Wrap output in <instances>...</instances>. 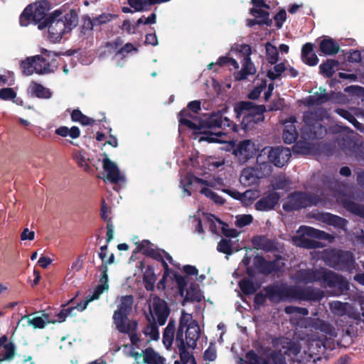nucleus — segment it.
Wrapping results in <instances>:
<instances>
[{
    "mask_svg": "<svg viewBox=\"0 0 364 364\" xmlns=\"http://www.w3.org/2000/svg\"><path fill=\"white\" fill-rule=\"evenodd\" d=\"M318 269H299L291 278L296 283H313L316 282Z\"/></svg>",
    "mask_w": 364,
    "mask_h": 364,
    "instance_id": "nucleus-28",
    "label": "nucleus"
},
{
    "mask_svg": "<svg viewBox=\"0 0 364 364\" xmlns=\"http://www.w3.org/2000/svg\"><path fill=\"white\" fill-rule=\"evenodd\" d=\"M149 311L153 320L160 326L165 324L169 315V309L167 304L159 297H154L151 300Z\"/></svg>",
    "mask_w": 364,
    "mask_h": 364,
    "instance_id": "nucleus-20",
    "label": "nucleus"
},
{
    "mask_svg": "<svg viewBox=\"0 0 364 364\" xmlns=\"http://www.w3.org/2000/svg\"><path fill=\"white\" fill-rule=\"evenodd\" d=\"M272 345L280 352L273 353L267 362L263 361L262 359L257 355L261 364H287L285 358L282 353V350L284 354H287L288 355H296L300 352V348L289 338L282 337L275 338L272 341Z\"/></svg>",
    "mask_w": 364,
    "mask_h": 364,
    "instance_id": "nucleus-9",
    "label": "nucleus"
},
{
    "mask_svg": "<svg viewBox=\"0 0 364 364\" xmlns=\"http://www.w3.org/2000/svg\"><path fill=\"white\" fill-rule=\"evenodd\" d=\"M321 258L326 264L338 269L350 267L354 262V257L350 252L335 249L323 250Z\"/></svg>",
    "mask_w": 364,
    "mask_h": 364,
    "instance_id": "nucleus-13",
    "label": "nucleus"
},
{
    "mask_svg": "<svg viewBox=\"0 0 364 364\" xmlns=\"http://www.w3.org/2000/svg\"><path fill=\"white\" fill-rule=\"evenodd\" d=\"M327 112L323 108L306 112L304 114L305 125L301 130V137L305 140L322 138L326 133V128L320 121L327 117Z\"/></svg>",
    "mask_w": 364,
    "mask_h": 364,
    "instance_id": "nucleus-8",
    "label": "nucleus"
},
{
    "mask_svg": "<svg viewBox=\"0 0 364 364\" xmlns=\"http://www.w3.org/2000/svg\"><path fill=\"white\" fill-rule=\"evenodd\" d=\"M252 242L255 248L262 250L265 252L272 251L277 247L274 240H270L263 235L254 237Z\"/></svg>",
    "mask_w": 364,
    "mask_h": 364,
    "instance_id": "nucleus-31",
    "label": "nucleus"
},
{
    "mask_svg": "<svg viewBox=\"0 0 364 364\" xmlns=\"http://www.w3.org/2000/svg\"><path fill=\"white\" fill-rule=\"evenodd\" d=\"M274 90V83L271 82L268 85L267 87V82L266 80H261L259 83L256 84V87L253 90L250 92L249 94V97L252 100L257 99L261 92L262 91H264V100L267 101L270 97L272 96V92Z\"/></svg>",
    "mask_w": 364,
    "mask_h": 364,
    "instance_id": "nucleus-30",
    "label": "nucleus"
},
{
    "mask_svg": "<svg viewBox=\"0 0 364 364\" xmlns=\"http://www.w3.org/2000/svg\"><path fill=\"white\" fill-rule=\"evenodd\" d=\"M114 15H112L110 13H103L95 18H93L94 20V25H95V27L100 26L101 25L107 23L112 21L114 18Z\"/></svg>",
    "mask_w": 364,
    "mask_h": 364,
    "instance_id": "nucleus-55",
    "label": "nucleus"
},
{
    "mask_svg": "<svg viewBox=\"0 0 364 364\" xmlns=\"http://www.w3.org/2000/svg\"><path fill=\"white\" fill-rule=\"evenodd\" d=\"M230 52L236 53L240 57H243L242 70L234 73V77L236 80H242L248 75H254L256 73V68L250 60V56L252 50L249 45L235 44L231 48Z\"/></svg>",
    "mask_w": 364,
    "mask_h": 364,
    "instance_id": "nucleus-15",
    "label": "nucleus"
},
{
    "mask_svg": "<svg viewBox=\"0 0 364 364\" xmlns=\"http://www.w3.org/2000/svg\"><path fill=\"white\" fill-rule=\"evenodd\" d=\"M267 296L273 301L284 300L319 301L324 294L319 289L311 287L299 290L294 287L272 286L266 289Z\"/></svg>",
    "mask_w": 364,
    "mask_h": 364,
    "instance_id": "nucleus-6",
    "label": "nucleus"
},
{
    "mask_svg": "<svg viewBox=\"0 0 364 364\" xmlns=\"http://www.w3.org/2000/svg\"><path fill=\"white\" fill-rule=\"evenodd\" d=\"M95 25H94V20L88 15H85L82 18V28L84 33L91 31Z\"/></svg>",
    "mask_w": 364,
    "mask_h": 364,
    "instance_id": "nucleus-60",
    "label": "nucleus"
},
{
    "mask_svg": "<svg viewBox=\"0 0 364 364\" xmlns=\"http://www.w3.org/2000/svg\"><path fill=\"white\" fill-rule=\"evenodd\" d=\"M347 304L343 303L339 301H333L329 304L331 311L338 316H343L346 314L347 308Z\"/></svg>",
    "mask_w": 364,
    "mask_h": 364,
    "instance_id": "nucleus-48",
    "label": "nucleus"
},
{
    "mask_svg": "<svg viewBox=\"0 0 364 364\" xmlns=\"http://www.w3.org/2000/svg\"><path fill=\"white\" fill-rule=\"evenodd\" d=\"M203 357L206 360L213 361L217 357L215 347L213 345H210V346L204 352Z\"/></svg>",
    "mask_w": 364,
    "mask_h": 364,
    "instance_id": "nucleus-64",
    "label": "nucleus"
},
{
    "mask_svg": "<svg viewBox=\"0 0 364 364\" xmlns=\"http://www.w3.org/2000/svg\"><path fill=\"white\" fill-rule=\"evenodd\" d=\"M200 335V330L198 322L193 320L192 314L183 310L175 338L180 360H176L174 364H196L190 350L195 349ZM164 358L152 348H147L144 351L141 362L146 364H164Z\"/></svg>",
    "mask_w": 364,
    "mask_h": 364,
    "instance_id": "nucleus-1",
    "label": "nucleus"
},
{
    "mask_svg": "<svg viewBox=\"0 0 364 364\" xmlns=\"http://www.w3.org/2000/svg\"><path fill=\"white\" fill-rule=\"evenodd\" d=\"M202 122L201 129L194 130L196 133L201 134L199 141H206L210 143H226L229 138L227 134L223 132H205V128H225L228 127L230 130H235V124L229 118L223 117L221 112H213L207 114L200 119Z\"/></svg>",
    "mask_w": 364,
    "mask_h": 364,
    "instance_id": "nucleus-5",
    "label": "nucleus"
},
{
    "mask_svg": "<svg viewBox=\"0 0 364 364\" xmlns=\"http://www.w3.org/2000/svg\"><path fill=\"white\" fill-rule=\"evenodd\" d=\"M265 49L268 62L272 65L276 64L279 58V53L276 46L270 43H267L265 46Z\"/></svg>",
    "mask_w": 364,
    "mask_h": 364,
    "instance_id": "nucleus-46",
    "label": "nucleus"
},
{
    "mask_svg": "<svg viewBox=\"0 0 364 364\" xmlns=\"http://www.w3.org/2000/svg\"><path fill=\"white\" fill-rule=\"evenodd\" d=\"M138 26L137 21L136 23H133L129 20H124L122 26V29L128 34H134L136 33Z\"/></svg>",
    "mask_w": 364,
    "mask_h": 364,
    "instance_id": "nucleus-61",
    "label": "nucleus"
},
{
    "mask_svg": "<svg viewBox=\"0 0 364 364\" xmlns=\"http://www.w3.org/2000/svg\"><path fill=\"white\" fill-rule=\"evenodd\" d=\"M259 149V145L255 141L245 139L239 142L234 150V154L241 163H245L248 159L252 158Z\"/></svg>",
    "mask_w": 364,
    "mask_h": 364,
    "instance_id": "nucleus-22",
    "label": "nucleus"
},
{
    "mask_svg": "<svg viewBox=\"0 0 364 364\" xmlns=\"http://www.w3.org/2000/svg\"><path fill=\"white\" fill-rule=\"evenodd\" d=\"M136 245L138 252L162 262V265L164 269V279H166L169 274V268L168 267L167 262L176 267H178L177 264H174L173 258L169 254L164 250L156 249L154 245L149 241L143 240Z\"/></svg>",
    "mask_w": 364,
    "mask_h": 364,
    "instance_id": "nucleus-14",
    "label": "nucleus"
},
{
    "mask_svg": "<svg viewBox=\"0 0 364 364\" xmlns=\"http://www.w3.org/2000/svg\"><path fill=\"white\" fill-rule=\"evenodd\" d=\"M137 326L138 323L136 321L127 322L125 325L121 326L122 328H117V329L120 333L128 334L132 344L137 346L138 342L139 341L138 334L136 333Z\"/></svg>",
    "mask_w": 364,
    "mask_h": 364,
    "instance_id": "nucleus-33",
    "label": "nucleus"
},
{
    "mask_svg": "<svg viewBox=\"0 0 364 364\" xmlns=\"http://www.w3.org/2000/svg\"><path fill=\"white\" fill-rule=\"evenodd\" d=\"M143 333L149 341H157L159 338V331L157 326L154 323L150 322L148 323L144 327Z\"/></svg>",
    "mask_w": 364,
    "mask_h": 364,
    "instance_id": "nucleus-43",
    "label": "nucleus"
},
{
    "mask_svg": "<svg viewBox=\"0 0 364 364\" xmlns=\"http://www.w3.org/2000/svg\"><path fill=\"white\" fill-rule=\"evenodd\" d=\"M124 352L127 356L134 358L137 364H141L144 355L137 351L134 347L125 346Z\"/></svg>",
    "mask_w": 364,
    "mask_h": 364,
    "instance_id": "nucleus-56",
    "label": "nucleus"
},
{
    "mask_svg": "<svg viewBox=\"0 0 364 364\" xmlns=\"http://www.w3.org/2000/svg\"><path fill=\"white\" fill-rule=\"evenodd\" d=\"M102 167L107 174V179L109 181L113 183H119L125 181L124 176L119 171L117 165L107 156L102 160Z\"/></svg>",
    "mask_w": 364,
    "mask_h": 364,
    "instance_id": "nucleus-24",
    "label": "nucleus"
},
{
    "mask_svg": "<svg viewBox=\"0 0 364 364\" xmlns=\"http://www.w3.org/2000/svg\"><path fill=\"white\" fill-rule=\"evenodd\" d=\"M217 250L228 255H232L234 252L232 241L228 239H222L218 244Z\"/></svg>",
    "mask_w": 364,
    "mask_h": 364,
    "instance_id": "nucleus-49",
    "label": "nucleus"
},
{
    "mask_svg": "<svg viewBox=\"0 0 364 364\" xmlns=\"http://www.w3.org/2000/svg\"><path fill=\"white\" fill-rule=\"evenodd\" d=\"M316 282H319L322 287H341L343 279L338 274L324 268L318 269L317 273Z\"/></svg>",
    "mask_w": 364,
    "mask_h": 364,
    "instance_id": "nucleus-23",
    "label": "nucleus"
},
{
    "mask_svg": "<svg viewBox=\"0 0 364 364\" xmlns=\"http://www.w3.org/2000/svg\"><path fill=\"white\" fill-rule=\"evenodd\" d=\"M253 220V218L250 214L238 215L235 218V224L237 228H243L250 225Z\"/></svg>",
    "mask_w": 364,
    "mask_h": 364,
    "instance_id": "nucleus-54",
    "label": "nucleus"
},
{
    "mask_svg": "<svg viewBox=\"0 0 364 364\" xmlns=\"http://www.w3.org/2000/svg\"><path fill=\"white\" fill-rule=\"evenodd\" d=\"M255 170L260 179L269 176L272 172V164L265 157H263L262 160L259 161V154L257 157V166H255Z\"/></svg>",
    "mask_w": 364,
    "mask_h": 364,
    "instance_id": "nucleus-35",
    "label": "nucleus"
},
{
    "mask_svg": "<svg viewBox=\"0 0 364 364\" xmlns=\"http://www.w3.org/2000/svg\"><path fill=\"white\" fill-rule=\"evenodd\" d=\"M313 48V44L307 43L303 46L301 49V58L303 62L311 66L316 65L318 62V59L314 53Z\"/></svg>",
    "mask_w": 364,
    "mask_h": 364,
    "instance_id": "nucleus-32",
    "label": "nucleus"
},
{
    "mask_svg": "<svg viewBox=\"0 0 364 364\" xmlns=\"http://www.w3.org/2000/svg\"><path fill=\"white\" fill-rule=\"evenodd\" d=\"M41 53L42 55L28 57L21 61V68L24 75H48L54 73L57 69L56 54L45 48H42Z\"/></svg>",
    "mask_w": 364,
    "mask_h": 364,
    "instance_id": "nucleus-7",
    "label": "nucleus"
},
{
    "mask_svg": "<svg viewBox=\"0 0 364 364\" xmlns=\"http://www.w3.org/2000/svg\"><path fill=\"white\" fill-rule=\"evenodd\" d=\"M183 270L186 275H181L176 271L169 269V274L167 278L164 279L163 277L160 282L167 283L171 280L175 281L180 295L183 298V305L188 301H200L204 296L198 287L191 282V276H197L198 269L195 266L184 265Z\"/></svg>",
    "mask_w": 364,
    "mask_h": 364,
    "instance_id": "nucleus-3",
    "label": "nucleus"
},
{
    "mask_svg": "<svg viewBox=\"0 0 364 364\" xmlns=\"http://www.w3.org/2000/svg\"><path fill=\"white\" fill-rule=\"evenodd\" d=\"M108 276L105 269L103 271L102 276L100 279V284L94 289L92 294L89 295L83 302L78 304L76 306L63 309L56 314L55 318H53L49 314L42 312L41 315H38V313H36L23 316L21 318V320H26L27 325L31 326L34 328H44L48 323L63 322L68 316L73 315V311L77 310L79 311H82L85 310L90 302L97 299L105 290L108 289Z\"/></svg>",
    "mask_w": 364,
    "mask_h": 364,
    "instance_id": "nucleus-2",
    "label": "nucleus"
},
{
    "mask_svg": "<svg viewBox=\"0 0 364 364\" xmlns=\"http://www.w3.org/2000/svg\"><path fill=\"white\" fill-rule=\"evenodd\" d=\"M202 163V167L204 169V174H208V171H213L223 166L225 160L220 157L208 156V157H199L197 161L191 159V164L193 167H196V164ZM196 171V168H194Z\"/></svg>",
    "mask_w": 364,
    "mask_h": 364,
    "instance_id": "nucleus-25",
    "label": "nucleus"
},
{
    "mask_svg": "<svg viewBox=\"0 0 364 364\" xmlns=\"http://www.w3.org/2000/svg\"><path fill=\"white\" fill-rule=\"evenodd\" d=\"M175 328V322L170 320L163 333V343L166 348L171 347L173 343L174 340Z\"/></svg>",
    "mask_w": 364,
    "mask_h": 364,
    "instance_id": "nucleus-38",
    "label": "nucleus"
},
{
    "mask_svg": "<svg viewBox=\"0 0 364 364\" xmlns=\"http://www.w3.org/2000/svg\"><path fill=\"white\" fill-rule=\"evenodd\" d=\"M291 156L289 148L284 146H267L262 149L259 153V161L265 157L271 164L277 167L284 166Z\"/></svg>",
    "mask_w": 364,
    "mask_h": 364,
    "instance_id": "nucleus-18",
    "label": "nucleus"
},
{
    "mask_svg": "<svg viewBox=\"0 0 364 364\" xmlns=\"http://www.w3.org/2000/svg\"><path fill=\"white\" fill-rule=\"evenodd\" d=\"M320 50L326 55H333L338 52L339 46L332 39H323L320 43Z\"/></svg>",
    "mask_w": 364,
    "mask_h": 364,
    "instance_id": "nucleus-37",
    "label": "nucleus"
},
{
    "mask_svg": "<svg viewBox=\"0 0 364 364\" xmlns=\"http://www.w3.org/2000/svg\"><path fill=\"white\" fill-rule=\"evenodd\" d=\"M27 8H31V15L33 24H40L43 23L47 18L46 13L48 11L47 4L46 2L36 3L34 5H30Z\"/></svg>",
    "mask_w": 364,
    "mask_h": 364,
    "instance_id": "nucleus-29",
    "label": "nucleus"
},
{
    "mask_svg": "<svg viewBox=\"0 0 364 364\" xmlns=\"http://www.w3.org/2000/svg\"><path fill=\"white\" fill-rule=\"evenodd\" d=\"M239 364H261L257 354L250 350L246 353L245 359L240 358Z\"/></svg>",
    "mask_w": 364,
    "mask_h": 364,
    "instance_id": "nucleus-57",
    "label": "nucleus"
},
{
    "mask_svg": "<svg viewBox=\"0 0 364 364\" xmlns=\"http://www.w3.org/2000/svg\"><path fill=\"white\" fill-rule=\"evenodd\" d=\"M328 99V97L326 94H314L311 95L306 100V104L309 106L313 105H318L325 102H326Z\"/></svg>",
    "mask_w": 364,
    "mask_h": 364,
    "instance_id": "nucleus-53",
    "label": "nucleus"
},
{
    "mask_svg": "<svg viewBox=\"0 0 364 364\" xmlns=\"http://www.w3.org/2000/svg\"><path fill=\"white\" fill-rule=\"evenodd\" d=\"M28 90L33 95L39 98L49 99L52 96V92L48 88L36 82H32Z\"/></svg>",
    "mask_w": 364,
    "mask_h": 364,
    "instance_id": "nucleus-36",
    "label": "nucleus"
},
{
    "mask_svg": "<svg viewBox=\"0 0 364 364\" xmlns=\"http://www.w3.org/2000/svg\"><path fill=\"white\" fill-rule=\"evenodd\" d=\"M63 23L66 24V29L70 31L76 26L77 23V15L74 10H71L65 15L63 14Z\"/></svg>",
    "mask_w": 364,
    "mask_h": 364,
    "instance_id": "nucleus-45",
    "label": "nucleus"
},
{
    "mask_svg": "<svg viewBox=\"0 0 364 364\" xmlns=\"http://www.w3.org/2000/svg\"><path fill=\"white\" fill-rule=\"evenodd\" d=\"M254 8L251 9V14L257 18V20H249L248 26H252L257 24L270 25L272 21L269 18V12L267 10L269 6L264 3L263 0H252Z\"/></svg>",
    "mask_w": 364,
    "mask_h": 364,
    "instance_id": "nucleus-21",
    "label": "nucleus"
},
{
    "mask_svg": "<svg viewBox=\"0 0 364 364\" xmlns=\"http://www.w3.org/2000/svg\"><path fill=\"white\" fill-rule=\"evenodd\" d=\"M259 196V193L257 190H247L242 193L241 202L245 205H250L256 198Z\"/></svg>",
    "mask_w": 364,
    "mask_h": 364,
    "instance_id": "nucleus-47",
    "label": "nucleus"
},
{
    "mask_svg": "<svg viewBox=\"0 0 364 364\" xmlns=\"http://www.w3.org/2000/svg\"><path fill=\"white\" fill-rule=\"evenodd\" d=\"M200 110V102L194 100L188 104L187 109L181 110L179 113V128L181 132L182 126H186L193 130L201 129L202 122L196 114Z\"/></svg>",
    "mask_w": 364,
    "mask_h": 364,
    "instance_id": "nucleus-16",
    "label": "nucleus"
},
{
    "mask_svg": "<svg viewBox=\"0 0 364 364\" xmlns=\"http://www.w3.org/2000/svg\"><path fill=\"white\" fill-rule=\"evenodd\" d=\"M324 220L327 221L329 224L335 225V226H344L346 224L345 220L343 218L333 215L330 213H327L323 217Z\"/></svg>",
    "mask_w": 364,
    "mask_h": 364,
    "instance_id": "nucleus-58",
    "label": "nucleus"
},
{
    "mask_svg": "<svg viewBox=\"0 0 364 364\" xmlns=\"http://www.w3.org/2000/svg\"><path fill=\"white\" fill-rule=\"evenodd\" d=\"M279 198L278 193L270 191L255 204V208L259 211H269L274 208Z\"/></svg>",
    "mask_w": 364,
    "mask_h": 364,
    "instance_id": "nucleus-26",
    "label": "nucleus"
},
{
    "mask_svg": "<svg viewBox=\"0 0 364 364\" xmlns=\"http://www.w3.org/2000/svg\"><path fill=\"white\" fill-rule=\"evenodd\" d=\"M48 28V38L53 43L59 42L63 34L68 32L66 24L63 23V13L56 10L50 16L41 23L38 28L40 30Z\"/></svg>",
    "mask_w": 364,
    "mask_h": 364,
    "instance_id": "nucleus-11",
    "label": "nucleus"
},
{
    "mask_svg": "<svg viewBox=\"0 0 364 364\" xmlns=\"http://www.w3.org/2000/svg\"><path fill=\"white\" fill-rule=\"evenodd\" d=\"M330 199H321L314 196L304 193L295 192L291 194L283 204V208L287 211L297 210L311 205H326Z\"/></svg>",
    "mask_w": 364,
    "mask_h": 364,
    "instance_id": "nucleus-12",
    "label": "nucleus"
},
{
    "mask_svg": "<svg viewBox=\"0 0 364 364\" xmlns=\"http://www.w3.org/2000/svg\"><path fill=\"white\" fill-rule=\"evenodd\" d=\"M132 304L133 298L132 296H124L120 298L117 309L113 315V320L116 328H122L121 326L125 325L127 322L134 321L129 320L127 317L132 310Z\"/></svg>",
    "mask_w": 364,
    "mask_h": 364,
    "instance_id": "nucleus-19",
    "label": "nucleus"
},
{
    "mask_svg": "<svg viewBox=\"0 0 364 364\" xmlns=\"http://www.w3.org/2000/svg\"><path fill=\"white\" fill-rule=\"evenodd\" d=\"M55 134L62 136H70L72 139H77L80 135V130L77 127L73 126L70 129L65 126H61L55 129Z\"/></svg>",
    "mask_w": 364,
    "mask_h": 364,
    "instance_id": "nucleus-39",
    "label": "nucleus"
},
{
    "mask_svg": "<svg viewBox=\"0 0 364 364\" xmlns=\"http://www.w3.org/2000/svg\"><path fill=\"white\" fill-rule=\"evenodd\" d=\"M340 116H341L342 117L346 119L347 120H348L350 122H351L352 124H353L355 125V127H356L357 128H358L359 125H360V123L358 122L355 119V118L354 117V116L353 114H351L347 110H345V109H337L336 111Z\"/></svg>",
    "mask_w": 364,
    "mask_h": 364,
    "instance_id": "nucleus-62",
    "label": "nucleus"
},
{
    "mask_svg": "<svg viewBox=\"0 0 364 364\" xmlns=\"http://www.w3.org/2000/svg\"><path fill=\"white\" fill-rule=\"evenodd\" d=\"M127 3L135 11H148L154 5L152 0H127Z\"/></svg>",
    "mask_w": 364,
    "mask_h": 364,
    "instance_id": "nucleus-41",
    "label": "nucleus"
},
{
    "mask_svg": "<svg viewBox=\"0 0 364 364\" xmlns=\"http://www.w3.org/2000/svg\"><path fill=\"white\" fill-rule=\"evenodd\" d=\"M338 65L335 60H328L326 63L320 65L319 68L321 73L326 76L330 77L335 73V68Z\"/></svg>",
    "mask_w": 364,
    "mask_h": 364,
    "instance_id": "nucleus-44",
    "label": "nucleus"
},
{
    "mask_svg": "<svg viewBox=\"0 0 364 364\" xmlns=\"http://www.w3.org/2000/svg\"><path fill=\"white\" fill-rule=\"evenodd\" d=\"M73 159L77 165L85 171H89L90 169L89 159L85 152L82 151H75L73 153Z\"/></svg>",
    "mask_w": 364,
    "mask_h": 364,
    "instance_id": "nucleus-42",
    "label": "nucleus"
},
{
    "mask_svg": "<svg viewBox=\"0 0 364 364\" xmlns=\"http://www.w3.org/2000/svg\"><path fill=\"white\" fill-rule=\"evenodd\" d=\"M323 232L309 226H301L292 240L295 245L307 249L319 247V242L311 237H321Z\"/></svg>",
    "mask_w": 364,
    "mask_h": 364,
    "instance_id": "nucleus-17",
    "label": "nucleus"
},
{
    "mask_svg": "<svg viewBox=\"0 0 364 364\" xmlns=\"http://www.w3.org/2000/svg\"><path fill=\"white\" fill-rule=\"evenodd\" d=\"M259 179L257 173L253 167L244 168L240 177V183L247 186L256 184Z\"/></svg>",
    "mask_w": 364,
    "mask_h": 364,
    "instance_id": "nucleus-34",
    "label": "nucleus"
},
{
    "mask_svg": "<svg viewBox=\"0 0 364 364\" xmlns=\"http://www.w3.org/2000/svg\"><path fill=\"white\" fill-rule=\"evenodd\" d=\"M296 123L297 121L294 117H290L284 122L282 137L286 144H291L296 141L298 137V132L296 126Z\"/></svg>",
    "mask_w": 364,
    "mask_h": 364,
    "instance_id": "nucleus-27",
    "label": "nucleus"
},
{
    "mask_svg": "<svg viewBox=\"0 0 364 364\" xmlns=\"http://www.w3.org/2000/svg\"><path fill=\"white\" fill-rule=\"evenodd\" d=\"M223 185V180L220 178L210 179L199 178L191 173L185 175L181 173L180 187L184 196H190L195 190L200 188V192L215 203L223 204L224 200L222 197L213 192L210 188H218Z\"/></svg>",
    "mask_w": 364,
    "mask_h": 364,
    "instance_id": "nucleus-4",
    "label": "nucleus"
},
{
    "mask_svg": "<svg viewBox=\"0 0 364 364\" xmlns=\"http://www.w3.org/2000/svg\"><path fill=\"white\" fill-rule=\"evenodd\" d=\"M237 118H242V124L245 127H251L253 124L263 121L264 107L256 106L252 102H241L237 104L234 108Z\"/></svg>",
    "mask_w": 364,
    "mask_h": 364,
    "instance_id": "nucleus-10",
    "label": "nucleus"
},
{
    "mask_svg": "<svg viewBox=\"0 0 364 364\" xmlns=\"http://www.w3.org/2000/svg\"><path fill=\"white\" fill-rule=\"evenodd\" d=\"M31 9L26 8L21 14L19 22L21 26H27L31 23H33L31 14Z\"/></svg>",
    "mask_w": 364,
    "mask_h": 364,
    "instance_id": "nucleus-59",
    "label": "nucleus"
},
{
    "mask_svg": "<svg viewBox=\"0 0 364 364\" xmlns=\"http://www.w3.org/2000/svg\"><path fill=\"white\" fill-rule=\"evenodd\" d=\"M285 70L286 67L284 63L276 64L268 70L267 77L272 80H275L280 77Z\"/></svg>",
    "mask_w": 364,
    "mask_h": 364,
    "instance_id": "nucleus-50",
    "label": "nucleus"
},
{
    "mask_svg": "<svg viewBox=\"0 0 364 364\" xmlns=\"http://www.w3.org/2000/svg\"><path fill=\"white\" fill-rule=\"evenodd\" d=\"M83 257L78 256L71 264L70 267L68 268L67 275L73 277L76 272L81 270L83 266Z\"/></svg>",
    "mask_w": 364,
    "mask_h": 364,
    "instance_id": "nucleus-52",
    "label": "nucleus"
},
{
    "mask_svg": "<svg viewBox=\"0 0 364 364\" xmlns=\"http://www.w3.org/2000/svg\"><path fill=\"white\" fill-rule=\"evenodd\" d=\"M16 92L10 87L2 88L0 90V98L3 100H10L16 97Z\"/></svg>",
    "mask_w": 364,
    "mask_h": 364,
    "instance_id": "nucleus-63",
    "label": "nucleus"
},
{
    "mask_svg": "<svg viewBox=\"0 0 364 364\" xmlns=\"http://www.w3.org/2000/svg\"><path fill=\"white\" fill-rule=\"evenodd\" d=\"M239 286L242 292L245 294H252L257 289L256 285L252 281L247 279L241 280L239 283Z\"/></svg>",
    "mask_w": 364,
    "mask_h": 364,
    "instance_id": "nucleus-51",
    "label": "nucleus"
},
{
    "mask_svg": "<svg viewBox=\"0 0 364 364\" xmlns=\"http://www.w3.org/2000/svg\"><path fill=\"white\" fill-rule=\"evenodd\" d=\"M308 353L309 356L319 353L323 349V344L321 340L312 337L308 339Z\"/></svg>",
    "mask_w": 364,
    "mask_h": 364,
    "instance_id": "nucleus-40",
    "label": "nucleus"
}]
</instances>
